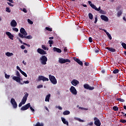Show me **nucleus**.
Instances as JSON below:
<instances>
[{"instance_id":"obj_1","label":"nucleus","mask_w":126,"mask_h":126,"mask_svg":"<svg viewBox=\"0 0 126 126\" xmlns=\"http://www.w3.org/2000/svg\"><path fill=\"white\" fill-rule=\"evenodd\" d=\"M40 61L42 64H47V62H48V58L46 56L43 55L40 58Z\"/></svg>"},{"instance_id":"obj_2","label":"nucleus","mask_w":126,"mask_h":126,"mask_svg":"<svg viewBox=\"0 0 126 126\" xmlns=\"http://www.w3.org/2000/svg\"><path fill=\"white\" fill-rule=\"evenodd\" d=\"M88 3L92 8H93V9H94V10H96V11H99L101 10V6H99L98 8L96 7V5L92 3L91 1H88Z\"/></svg>"},{"instance_id":"obj_3","label":"nucleus","mask_w":126,"mask_h":126,"mask_svg":"<svg viewBox=\"0 0 126 126\" xmlns=\"http://www.w3.org/2000/svg\"><path fill=\"white\" fill-rule=\"evenodd\" d=\"M49 80L51 81L52 84H57V79L54 76L51 75H49Z\"/></svg>"},{"instance_id":"obj_4","label":"nucleus","mask_w":126,"mask_h":126,"mask_svg":"<svg viewBox=\"0 0 126 126\" xmlns=\"http://www.w3.org/2000/svg\"><path fill=\"white\" fill-rule=\"evenodd\" d=\"M41 80H42L43 82L49 81V79L45 76L39 75L36 79V81H41Z\"/></svg>"},{"instance_id":"obj_5","label":"nucleus","mask_w":126,"mask_h":126,"mask_svg":"<svg viewBox=\"0 0 126 126\" xmlns=\"http://www.w3.org/2000/svg\"><path fill=\"white\" fill-rule=\"evenodd\" d=\"M70 92L73 94V95H76L77 94V91L74 86H71L70 88Z\"/></svg>"},{"instance_id":"obj_6","label":"nucleus","mask_w":126,"mask_h":126,"mask_svg":"<svg viewBox=\"0 0 126 126\" xmlns=\"http://www.w3.org/2000/svg\"><path fill=\"white\" fill-rule=\"evenodd\" d=\"M59 62L60 63H70V60H69V59L61 58L59 59Z\"/></svg>"},{"instance_id":"obj_7","label":"nucleus","mask_w":126,"mask_h":126,"mask_svg":"<svg viewBox=\"0 0 126 126\" xmlns=\"http://www.w3.org/2000/svg\"><path fill=\"white\" fill-rule=\"evenodd\" d=\"M94 125L96 126H101V122H100V120L98 119L97 117H94Z\"/></svg>"},{"instance_id":"obj_8","label":"nucleus","mask_w":126,"mask_h":126,"mask_svg":"<svg viewBox=\"0 0 126 126\" xmlns=\"http://www.w3.org/2000/svg\"><path fill=\"white\" fill-rule=\"evenodd\" d=\"M10 102L13 108L16 109V108H17V103H16L15 99H14V98H11Z\"/></svg>"},{"instance_id":"obj_9","label":"nucleus","mask_w":126,"mask_h":126,"mask_svg":"<svg viewBox=\"0 0 126 126\" xmlns=\"http://www.w3.org/2000/svg\"><path fill=\"white\" fill-rule=\"evenodd\" d=\"M29 107H30V103H29L22 106L21 108V111H26V110H28V109H29Z\"/></svg>"},{"instance_id":"obj_10","label":"nucleus","mask_w":126,"mask_h":126,"mask_svg":"<svg viewBox=\"0 0 126 126\" xmlns=\"http://www.w3.org/2000/svg\"><path fill=\"white\" fill-rule=\"evenodd\" d=\"M28 96H29V94L27 93L23 97L21 102L23 104H25V103H26V101H27V98H28Z\"/></svg>"},{"instance_id":"obj_11","label":"nucleus","mask_w":126,"mask_h":126,"mask_svg":"<svg viewBox=\"0 0 126 126\" xmlns=\"http://www.w3.org/2000/svg\"><path fill=\"white\" fill-rule=\"evenodd\" d=\"M37 52L40 55H47V52L41 48L37 49Z\"/></svg>"},{"instance_id":"obj_12","label":"nucleus","mask_w":126,"mask_h":126,"mask_svg":"<svg viewBox=\"0 0 126 126\" xmlns=\"http://www.w3.org/2000/svg\"><path fill=\"white\" fill-rule=\"evenodd\" d=\"M84 87L85 89H88V90H93L94 89V87H91L88 84H84Z\"/></svg>"},{"instance_id":"obj_13","label":"nucleus","mask_w":126,"mask_h":126,"mask_svg":"<svg viewBox=\"0 0 126 126\" xmlns=\"http://www.w3.org/2000/svg\"><path fill=\"white\" fill-rule=\"evenodd\" d=\"M100 18L102 20L105 21V22H108L109 21V18L105 15H100Z\"/></svg>"},{"instance_id":"obj_14","label":"nucleus","mask_w":126,"mask_h":126,"mask_svg":"<svg viewBox=\"0 0 126 126\" xmlns=\"http://www.w3.org/2000/svg\"><path fill=\"white\" fill-rule=\"evenodd\" d=\"M20 32L21 34L24 35V36H27V35H28V33H27V32H26V31H25V29L23 28L20 29Z\"/></svg>"},{"instance_id":"obj_15","label":"nucleus","mask_w":126,"mask_h":126,"mask_svg":"<svg viewBox=\"0 0 126 126\" xmlns=\"http://www.w3.org/2000/svg\"><path fill=\"white\" fill-rule=\"evenodd\" d=\"M71 83L73 86H76L79 84V81L77 80L73 79L71 82Z\"/></svg>"},{"instance_id":"obj_16","label":"nucleus","mask_w":126,"mask_h":126,"mask_svg":"<svg viewBox=\"0 0 126 126\" xmlns=\"http://www.w3.org/2000/svg\"><path fill=\"white\" fill-rule=\"evenodd\" d=\"M74 61H75V62H76V63H77L78 64H80V65H83V63L82 62V61H80V60L75 57H74Z\"/></svg>"},{"instance_id":"obj_17","label":"nucleus","mask_w":126,"mask_h":126,"mask_svg":"<svg viewBox=\"0 0 126 126\" xmlns=\"http://www.w3.org/2000/svg\"><path fill=\"white\" fill-rule=\"evenodd\" d=\"M13 80H15V81H16V82H18V83H21V80H22V79L20 78V77L16 76H13Z\"/></svg>"},{"instance_id":"obj_18","label":"nucleus","mask_w":126,"mask_h":126,"mask_svg":"<svg viewBox=\"0 0 126 126\" xmlns=\"http://www.w3.org/2000/svg\"><path fill=\"white\" fill-rule=\"evenodd\" d=\"M5 34L6 35H7V36H8V37H9V39H10L11 40H13L14 36H13V35H12V34H11L10 32H6Z\"/></svg>"},{"instance_id":"obj_19","label":"nucleus","mask_w":126,"mask_h":126,"mask_svg":"<svg viewBox=\"0 0 126 126\" xmlns=\"http://www.w3.org/2000/svg\"><path fill=\"white\" fill-rule=\"evenodd\" d=\"M11 26L12 27H16V26H17V23H16L15 20H13L11 22Z\"/></svg>"},{"instance_id":"obj_20","label":"nucleus","mask_w":126,"mask_h":126,"mask_svg":"<svg viewBox=\"0 0 126 126\" xmlns=\"http://www.w3.org/2000/svg\"><path fill=\"white\" fill-rule=\"evenodd\" d=\"M105 49H106V50H108L110 52H111L112 53H115L116 52V50L112 47H105Z\"/></svg>"},{"instance_id":"obj_21","label":"nucleus","mask_w":126,"mask_h":126,"mask_svg":"<svg viewBox=\"0 0 126 126\" xmlns=\"http://www.w3.org/2000/svg\"><path fill=\"white\" fill-rule=\"evenodd\" d=\"M54 52H57V53H59V54L62 53V50L60 48H58L57 47L53 48Z\"/></svg>"},{"instance_id":"obj_22","label":"nucleus","mask_w":126,"mask_h":126,"mask_svg":"<svg viewBox=\"0 0 126 126\" xmlns=\"http://www.w3.org/2000/svg\"><path fill=\"white\" fill-rule=\"evenodd\" d=\"M61 120L63 124H64V125H66V126H68V122L65 120V119L64 118H63V117L61 118Z\"/></svg>"},{"instance_id":"obj_23","label":"nucleus","mask_w":126,"mask_h":126,"mask_svg":"<svg viewBox=\"0 0 126 126\" xmlns=\"http://www.w3.org/2000/svg\"><path fill=\"white\" fill-rule=\"evenodd\" d=\"M51 97V94H49L46 95L45 97V102H50V98Z\"/></svg>"},{"instance_id":"obj_24","label":"nucleus","mask_w":126,"mask_h":126,"mask_svg":"<svg viewBox=\"0 0 126 126\" xmlns=\"http://www.w3.org/2000/svg\"><path fill=\"white\" fill-rule=\"evenodd\" d=\"M69 114H70V112L68 110H65L63 112V115H64V116L69 115Z\"/></svg>"},{"instance_id":"obj_25","label":"nucleus","mask_w":126,"mask_h":126,"mask_svg":"<svg viewBox=\"0 0 126 126\" xmlns=\"http://www.w3.org/2000/svg\"><path fill=\"white\" fill-rule=\"evenodd\" d=\"M5 55L7 57H11L13 56V53L7 52L5 53Z\"/></svg>"},{"instance_id":"obj_26","label":"nucleus","mask_w":126,"mask_h":126,"mask_svg":"<svg viewBox=\"0 0 126 126\" xmlns=\"http://www.w3.org/2000/svg\"><path fill=\"white\" fill-rule=\"evenodd\" d=\"M41 48H42V49H43L45 51H46V50L48 51L49 50V48L46 47V46H45V45H41Z\"/></svg>"},{"instance_id":"obj_27","label":"nucleus","mask_w":126,"mask_h":126,"mask_svg":"<svg viewBox=\"0 0 126 126\" xmlns=\"http://www.w3.org/2000/svg\"><path fill=\"white\" fill-rule=\"evenodd\" d=\"M34 126H44V124L40 123L39 122H38Z\"/></svg>"},{"instance_id":"obj_28","label":"nucleus","mask_w":126,"mask_h":126,"mask_svg":"<svg viewBox=\"0 0 126 126\" xmlns=\"http://www.w3.org/2000/svg\"><path fill=\"white\" fill-rule=\"evenodd\" d=\"M32 38H33V36L32 35H25V39H32Z\"/></svg>"},{"instance_id":"obj_29","label":"nucleus","mask_w":126,"mask_h":126,"mask_svg":"<svg viewBox=\"0 0 126 126\" xmlns=\"http://www.w3.org/2000/svg\"><path fill=\"white\" fill-rule=\"evenodd\" d=\"M89 18L90 19H91V20H92V19H93V14H92V13H89Z\"/></svg>"},{"instance_id":"obj_30","label":"nucleus","mask_w":126,"mask_h":126,"mask_svg":"<svg viewBox=\"0 0 126 126\" xmlns=\"http://www.w3.org/2000/svg\"><path fill=\"white\" fill-rule=\"evenodd\" d=\"M20 72H21V73L23 74V75H24L25 77H27V74H26V73H25V72L22 71V70Z\"/></svg>"},{"instance_id":"obj_31","label":"nucleus","mask_w":126,"mask_h":126,"mask_svg":"<svg viewBox=\"0 0 126 126\" xmlns=\"http://www.w3.org/2000/svg\"><path fill=\"white\" fill-rule=\"evenodd\" d=\"M18 35H19V37H20V38H22V39H23V38H25L26 35H24V34H23L22 33L21 34V33H19Z\"/></svg>"},{"instance_id":"obj_32","label":"nucleus","mask_w":126,"mask_h":126,"mask_svg":"<svg viewBox=\"0 0 126 126\" xmlns=\"http://www.w3.org/2000/svg\"><path fill=\"white\" fill-rule=\"evenodd\" d=\"M119 69H116L113 70V73L114 74H117V73H119Z\"/></svg>"},{"instance_id":"obj_33","label":"nucleus","mask_w":126,"mask_h":126,"mask_svg":"<svg viewBox=\"0 0 126 126\" xmlns=\"http://www.w3.org/2000/svg\"><path fill=\"white\" fill-rule=\"evenodd\" d=\"M94 24H96V23H97V22L98 21V16L97 15H95V17H94Z\"/></svg>"},{"instance_id":"obj_34","label":"nucleus","mask_w":126,"mask_h":126,"mask_svg":"<svg viewBox=\"0 0 126 126\" xmlns=\"http://www.w3.org/2000/svg\"><path fill=\"white\" fill-rule=\"evenodd\" d=\"M122 14H123V12H122V11H118V13H117L118 17H120V16H121V15H122Z\"/></svg>"},{"instance_id":"obj_35","label":"nucleus","mask_w":126,"mask_h":126,"mask_svg":"<svg viewBox=\"0 0 126 126\" xmlns=\"http://www.w3.org/2000/svg\"><path fill=\"white\" fill-rule=\"evenodd\" d=\"M122 47H123L124 49L126 50V44L125 43V42H122L121 44Z\"/></svg>"},{"instance_id":"obj_36","label":"nucleus","mask_w":126,"mask_h":126,"mask_svg":"<svg viewBox=\"0 0 126 126\" xmlns=\"http://www.w3.org/2000/svg\"><path fill=\"white\" fill-rule=\"evenodd\" d=\"M116 100L117 101H120V102H125V99L121 98H117Z\"/></svg>"},{"instance_id":"obj_37","label":"nucleus","mask_w":126,"mask_h":126,"mask_svg":"<svg viewBox=\"0 0 126 126\" xmlns=\"http://www.w3.org/2000/svg\"><path fill=\"white\" fill-rule=\"evenodd\" d=\"M24 83H25V84H29V81L27 80V81H24L23 82V83H20V84H21V85H23V84H24Z\"/></svg>"},{"instance_id":"obj_38","label":"nucleus","mask_w":126,"mask_h":126,"mask_svg":"<svg viewBox=\"0 0 126 126\" xmlns=\"http://www.w3.org/2000/svg\"><path fill=\"white\" fill-rule=\"evenodd\" d=\"M48 43L50 44V47H52L51 45H53L54 44V41L50 40H49Z\"/></svg>"},{"instance_id":"obj_39","label":"nucleus","mask_w":126,"mask_h":126,"mask_svg":"<svg viewBox=\"0 0 126 126\" xmlns=\"http://www.w3.org/2000/svg\"><path fill=\"white\" fill-rule=\"evenodd\" d=\"M113 109L115 111H119V108H118V106H113Z\"/></svg>"},{"instance_id":"obj_40","label":"nucleus","mask_w":126,"mask_h":126,"mask_svg":"<svg viewBox=\"0 0 126 126\" xmlns=\"http://www.w3.org/2000/svg\"><path fill=\"white\" fill-rule=\"evenodd\" d=\"M106 35H107V36L110 40H112V36H111V34H110V33L107 32L106 33Z\"/></svg>"},{"instance_id":"obj_41","label":"nucleus","mask_w":126,"mask_h":126,"mask_svg":"<svg viewBox=\"0 0 126 126\" xmlns=\"http://www.w3.org/2000/svg\"><path fill=\"white\" fill-rule=\"evenodd\" d=\"M119 122H120V123H122V124H125V123H126V120L120 119Z\"/></svg>"},{"instance_id":"obj_42","label":"nucleus","mask_w":126,"mask_h":126,"mask_svg":"<svg viewBox=\"0 0 126 126\" xmlns=\"http://www.w3.org/2000/svg\"><path fill=\"white\" fill-rule=\"evenodd\" d=\"M29 108H30L31 111H32L33 113L34 112H35V109H34L33 108V107H32V106H31V104H30V107H29Z\"/></svg>"},{"instance_id":"obj_43","label":"nucleus","mask_w":126,"mask_h":126,"mask_svg":"<svg viewBox=\"0 0 126 126\" xmlns=\"http://www.w3.org/2000/svg\"><path fill=\"white\" fill-rule=\"evenodd\" d=\"M99 13L101 14H106V13L104 12V11L102 9L99 11Z\"/></svg>"},{"instance_id":"obj_44","label":"nucleus","mask_w":126,"mask_h":126,"mask_svg":"<svg viewBox=\"0 0 126 126\" xmlns=\"http://www.w3.org/2000/svg\"><path fill=\"white\" fill-rule=\"evenodd\" d=\"M5 77L6 78V79H9V77H10V75L6 74V73L5 74Z\"/></svg>"},{"instance_id":"obj_45","label":"nucleus","mask_w":126,"mask_h":126,"mask_svg":"<svg viewBox=\"0 0 126 126\" xmlns=\"http://www.w3.org/2000/svg\"><path fill=\"white\" fill-rule=\"evenodd\" d=\"M28 22L29 24H31V25L33 24V22L29 19H28Z\"/></svg>"},{"instance_id":"obj_46","label":"nucleus","mask_w":126,"mask_h":126,"mask_svg":"<svg viewBox=\"0 0 126 126\" xmlns=\"http://www.w3.org/2000/svg\"><path fill=\"white\" fill-rule=\"evenodd\" d=\"M45 29H46V30H47V31H50V32H52V29L50 28H49V27H46V28H45Z\"/></svg>"},{"instance_id":"obj_47","label":"nucleus","mask_w":126,"mask_h":126,"mask_svg":"<svg viewBox=\"0 0 126 126\" xmlns=\"http://www.w3.org/2000/svg\"><path fill=\"white\" fill-rule=\"evenodd\" d=\"M16 74L17 77H20V73H19V71H17L16 72Z\"/></svg>"},{"instance_id":"obj_48","label":"nucleus","mask_w":126,"mask_h":126,"mask_svg":"<svg viewBox=\"0 0 126 126\" xmlns=\"http://www.w3.org/2000/svg\"><path fill=\"white\" fill-rule=\"evenodd\" d=\"M6 11L7 12H11V10H10V9H9V7H6Z\"/></svg>"},{"instance_id":"obj_49","label":"nucleus","mask_w":126,"mask_h":126,"mask_svg":"<svg viewBox=\"0 0 126 126\" xmlns=\"http://www.w3.org/2000/svg\"><path fill=\"white\" fill-rule=\"evenodd\" d=\"M12 29L13 31H15L16 32H18V29L17 28H13Z\"/></svg>"},{"instance_id":"obj_50","label":"nucleus","mask_w":126,"mask_h":126,"mask_svg":"<svg viewBox=\"0 0 126 126\" xmlns=\"http://www.w3.org/2000/svg\"><path fill=\"white\" fill-rule=\"evenodd\" d=\"M23 44V45H25V46H27V47H28L29 48H30V44H27L25 42H24Z\"/></svg>"},{"instance_id":"obj_51","label":"nucleus","mask_w":126,"mask_h":126,"mask_svg":"<svg viewBox=\"0 0 126 126\" xmlns=\"http://www.w3.org/2000/svg\"><path fill=\"white\" fill-rule=\"evenodd\" d=\"M23 12H25V13H27V9H26V8H24L23 9Z\"/></svg>"},{"instance_id":"obj_52","label":"nucleus","mask_w":126,"mask_h":126,"mask_svg":"<svg viewBox=\"0 0 126 126\" xmlns=\"http://www.w3.org/2000/svg\"><path fill=\"white\" fill-rule=\"evenodd\" d=\"M37 88H43V85H39L38 86H37Z\"/></svg>"},{"instance_id":"obj_53","label":"nucleus","mask_w":126,"mask_h":126,"mask_svg":"<svg viewBox=\"0 0 126 126\" xmlns=\"http://www.w3.org/2000/svg\"><path fill=\"white\" fill-rule=\"evenodd\" d=\"M89 41L90 42V43H92V37H90L89 38Z\"/></svg>"},{"instance_id":"obj_54","label":"nucleus","mask_w":126,"mask_h":126,"mask_svg":"<svg viewBox=\"0 0 126 126\" xmlns=\"http://www.w3.org/2000/svg\"><path fill=\"white\" fill-rule=\"evenodd\" d=\"M17 69H18V70H19L20 72L22 70L19 66H17Z\"/></svg>"},{"instance_id":"obj_55","label":"nucleus","mask_w":126,"mask_h":126,"mask_svg":"<svg viewBox=\"0 0 126 126\" xmlns=\"http://www.w3.org/2000/svg\"><path fill=\"white\" fill-rule=\"evenodd\" d=\"M21 49H22V50H24L25 49V46L21 45Z\"/></svg>"},{"instance_id":"obj_56","label":"nucleus","mask_w":126,"mask_h":126,"mask_svg":"<svg viewBox=\"0 0 126 126\" xmlns=\"http://www.w3.org/2000/svg\"><path fill=\"white\" fill-rule=\"evenodd\" d=\"M85 65L86 66H89V63L88 62L85 63Z\"/></svg>"},{"instance_id":"obj_57","label":"nucleus","mask_w":126,"mask_h":126,"mask_svg":"<svg viewBox=\"0 0 126 126\" xmlns=\"http://www.w3.org/2000/svg\"><path fill=\"white\" fill-rule=\"evenodd\" d=\"M7 4H8V5H9L10 6H13V4H12L10 2H7Z\"/></svg>"},{"instance_id":"obj_58","label":"nucleus","mask_w":126,"mask_h":126,"mask_svg":"<svg viewBox=\"0 0 126 126\" xmlns=\"http://www.w3.org/2000/svg\"><path fill=\"white\" fill-rule=\"evenodd\" d=\"M22 105H24V104H23L22 102H21L19 104V107H21L22 106Z\"/></svg>"},{"instance_id":"obj_59","label":"nucleus","mask_w":126,"mask_h":126,"mask_svg":"<svg viewBox=\"0 0 126 126\" xmlns=\"http://www.w3.org/2000/svg\"><path fill=\"white\" fill-rule=\"evenodd\" d=\"M8 0L9 2H11V3H14L13 0Z\"/></svg>"},{"instance_id":"obj_60","label":"nucleus","mask_w":126,"mask_h":126,"mask_svg":"<svg viewBox=\"0 0 126 126\" xmlns=\"http://www.w3.org/2000/svg\"><path fill=\"white\" fill-rule=\"evenodd\" d=\"M64 52H67V48L64 47Z\"/></svg>"},{"instance_id":"obj_61","label":"nucleus","mask_w":126,"mask_h":126,"mask_svg":"<svg viewBox=\"0 0 126 126\" xmlns=\"http://www.w3.org/2000/svg\"><path fill=\"white\" fill-rule=\"evenodd\" d=\"M103 31H104V32L105 33H106V34H107V33H108L109 32H107V30H103Z\"/></svg>"},{"instance_id":"obj_62","label":"nucleus","mask_w":126,"mask_h":126,"mask_svg":"<svg viewBox=\"0 0 126 126\" xmlns=\"http://www.w3.org/2000/svg\"><path fill=\"white\" fill-rule=\"evenodd\" d=\"M59 110H63V108L60 106H58Z\"/></svg>"},{"instance_id":"obj_63","label":"nucleus","mask_w":126,"mask_h":126,"mask_svg":"<svg viewBox=\"0 0 126 126\" xmlns=\"http://www.w3.org/2000/svg\"><path fill=\"white\" fill-rule=\"evenodd\" d=\"M121 114H122V115H124V116L126 117V114H125V113L124 112H122Z\"/></svg>"},{"instance_id":"obj_64","label":"nucleus","mask_w":126,"mask_h":126,"mask_svg":"<svg viewBox=\"0 0 126 126\" xmlns=\"http://www.w3.org/2000/svg\"><path fill=\"white\" fill-rule=\"evenodd\" d=\"M95 53H99V50H98V49H95Z\"/></svg>"}]
</instances>
